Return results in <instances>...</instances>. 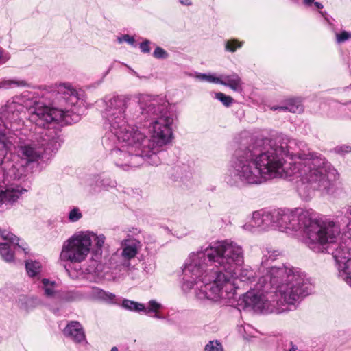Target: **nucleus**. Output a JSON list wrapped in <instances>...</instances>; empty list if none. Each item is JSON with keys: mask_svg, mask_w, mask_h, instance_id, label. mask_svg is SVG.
Returning a JSON list of instances; mask_svg holds the SVG:
<instances>
[{"mask_svg": "<svg viewBox=\"0 0 351 351\" xmlns=\"http://www.w3.org/2000/svg\"><path fill=\"white\" fill-rule=\"evenodd\" d=\"M11 171H12V176H12L14 178V180L19 181V182H20V183H21L22 182L25 181V168L23 166L20 167L18 169L14 167V168H13L11 170Z\"/></svg>", "mask_w": 351, "mask_h": 351, "instance_id": "cd10ccee", "label": "nucleus"}, {"mask_svg": "<svg viewBox=\"0 0 351 351\" xmlns=\"http://www.w3.org/2000/svg\"><path fill=\"white\" fill-rule=\"evenodd\" d=\"M25 268L29 276L35 277L41 271V264L38 261H28L25 263Z\"/></svg>", "mask_w": 351, "mask_h": 351, "instance_id": "393cba45", "label": "nucleus"}, {"mask_svg": "<svg viewBox=\"0 0 351 351\" xmlns=\"http://www.w3.org/2000/svg\"><path fill=\"white\" fill-rule=\"evenodd\" d=\"M242 44V43H239L237 40H230L226 42L225 48L227 51L234 52L237 48L241 47Z\"/></svg>", "mask_w": 351, "mask_h": 351, "instance_id": "7c9ffc66", "label": "nucleus"}, {"mask_svg": "<svg viewBox=\"0 0 351 351\" xmlns=\"http://www.w3.org/2000/svg\"><path fill=\"white\" fill-rule=\"evenodd\" d=\"M111 351H118V349L117 347H113L112 348Z\"/></svg>", "mask_w": 351, "mask_h": 351, "instance_id": "49530a36", "label": "nucleus"}, {"mask_svg": "<svg viewBox=\"0 0 351 351\" xmlns=\"http://www.w3.org/2000/svg\"><path fill=\"white\" fill-rule=\"evenodd\" d=\"M290 346L289 351H298V348L292 342L290 343Z\"/></svg>", "mask_w": 351, "mask_h": 351, "instance_id": "79ce46f5", "label": "nucleus"}, {"mask_svg": "<svg viewBox=\"0 0 351 351\" xmlns=\"http://www.w3.org/2000/svg\"><path fill=\"white\" fill-rule=\"evenodd\" d=\"M302 219L300 230L304 234V243L316 252L331 253L337 265L339 276L351 287L348 281L351 275L344 269L347 261L351 260V249L336 243L341 233L339 225L330 219H315L309 210Z\"/></svg>", "mask_w": 351, "mask_h": 351, "instance_id": "39448f33", "label": "nucleus"}, {"mask_svg": "<svg viewBox=\"0 0 351 351\" xmlns=\"http://www.w3.org/2000/svg\"><path fill=\"white\" fill-rule=\"evenodd\" d=\"M215 98L219 100L226 106H229L232 103L233 99L230 96L226 95L222 93H217Z\"/></svg>", "mask_w": 351, "mask_h": 351, "instance_id": "2f4dec72", "label": "nucleus"}, {"mask_svg": "<svg viewBox=\"0 0 351 351\" xmlns=\"http://www.w3.org/2000/svg\"><path fill=\"white\" fill-rule=\"evenodd\" d=\"M24 106L12 100L8 101L2 107L0 117V165L2 163L5 156L10 150L15 142V135L12 130L10 129L3 121V118L9 121L11 123H18L22 121L21 114L24 110Z\"/></svg>", "mask_w": 351, "mask_h": 351, "instance_id": "6e6552de", "label": "nucleus"}, {"mask_svg": "<svg viewBox=\"0 0 351 351\" xmlns=\"http://www.w3.org/2000/svg\"><path fill=\"white\" fill-rule=\"evenodd\" d=\"M204 351H223V348L222 344L219 341H210L205 346Z\"/></svg>", "mask_w": 351, "mask_h": 351, "instance_id": "c85d7f7f", "label": "nucleus"}, {"mask_svg": "<svg viewBox=\"0 0 351 351\" xmlns=\"http://www.w3.org/2000/svg\"><path fill=\"white\" fill-rule=\"evenodd\" d=\"M82 217L80 210L77 208H73L69 213V219L72 222L78 221Z\"/></svg>", "mask_w": 351, "mask_h": 351, "instance_id": "f704fd0d", "label": "nucleus"}, {"mask_svg": "<svg viewBox=\"0 0 351 351\" xmlns=\"http://www.w3.org/2000/svg\"><path fill=\"white\" fill-rule=\"evenodd\" d=\"M89 252V240L84 236V232H80L73 235L64 243L60 258L63 261L80 263Z\"/></svg>", "mask_w": 351, "mask_h": 351, "instance_id": "1a4fd4ad", "label": "nucleus"}, {"mask_svg": "<svg viewBox=\"0 0 351 351\" xmlns=\"http://www.w3.org/2000/svg\"><path fill=\"white\" fill-rule=\"evenodd\" d=\"M254 289L243 298L246 306L261 312L281 313L291 311L312 291L306 274L298 268L271 267Z\"/></svg>", "mask_w": 351, "mask_h": 351, "instance_id": "20e7f679", "label": "nucleus"}, {"mask_svg": "<svg viewBox=\"0 0 351 351\" xmlns=\"http://www.w3.org/2000/svg\"><path fill=\"white\" fill-rule=\"evenodd\" d=\"M130 101L127 95L113 96L106 101L104 117L106 119L105 127L108 129L106 134H115L123 141H131L136 137L138 140L143 138V132L137 128L127 124L125 110Z\"/></svg>", "mask_w": 351, "mask_h": 351, "instance_id": "0eeeda50", "label": "nucleus"}, {"mask_svg": "<svg viewBox=\"0 0 351 351\" xmlns=\"http://www.w3.org/2000/svg\"><path fill=\"white\" fill-rule=\"evenodd\" d=\"M180 3L182 5H189L191 4V2L189 0H180Z\"/></svg>", "mask_w": 351, "mask_h": 351, "instance_id": "a19ab883", "label": "nucleus"}, {"mask_svg": "<svg viewBox=\"0 0 351 351\" xmlns=\"http://www.w3.org/2000/svg\"><path fill=\"white\" fill-rule=\"evenodd\" d=\"M162 308V304L157 302L156 300H150L148 303V306L145 308L143 311L146 314L150 313H157Z\"/></svg>", "mask_w": 351, "mask_h": 351, "instance_id": "c756f323", "label": "nucleus"}, {"mask_svg": "<svg viewBox=\"0 0 351 351\" xmlns=\"http://www.w3.org/2000/svg\"><path fill=\"white\" fill-rule=\"evenodd\" d=\"M314 5L316 6L317 8L318 9H322L323 8V5L322 3H319V2H314Z\"/></svg>", "mask_w": 351, "mask_h": 351, "instance_id": "c03bdc74", "label": "nucleus"}, {"mask_svg": "<svg viewBox=\"0 0 351 351\" xmlns=\"http://www.w3.org/2000/svg\"><path fill=\"white\" fill-rule=\"evenodd\" d=\"M91 293L94 297L109 302H113L115 298V295L113 293L106 292L97 287H93Z\"/></svg>", "mask_w": 351, "mask_h": 351, "instance_id": "5701e85b", "label": "nucleus"}, {"mask_svg": "<svg viewBox=\"0 0 351 351\" xmlns=\"http://www.w3.org/2000/svg\"><path fill=\"white\" fill-rule=\"evenodd\" d=\"M155 313V315H154V317L158 318V319H161L162 318V317L159 314H158V312L157 313Z\"/></svg>", "mask_w": 351, "mask_h": 351, "instance_id": "a18cd8bd", "label": "nucleus"}, {"mask_svg": "<svg viewBox=\"0 0 351 351\" xmlns=\"http://www.w3.org/2000/svg\"><path fill=\"white\" fill-rule=\"evenodd\" d=\"M37 143L33 140L19 141L17 145V153L19 156L26 163L33 162L38 160L41 157L42 151L40 147H47L49 149H56L52 146L45 144L43 138L40 136L36 138Z\"/></svg>", "mask_w": 351, "mask_h": 351, "instance_id": "9b49d317", "label": "nucleus"}, {"mask_svg": "<svg viewBox=\"0 0 351 351\" xmlns=\"http://www.w3.org/2000/svg\"><path fill=\"white\" fill-rule=\"evenodd\" d=\"M58 93L62 95L65 103L64 109L50 108L37 104L29 109V119L32 123L40 128L38 134L43 138L45 143L58 149L60 146V132L55 128L47 125L53 122L71 124L80 120L81 109L80 99L75 89L69 84H62L58 86Z\"/></svg>", "mask_w": 351, "mask_h": 351, "instance_id": "423d86ee", "label": "nucleus"}, {"mask_svg": "<svg viewBox=\"0 0 351 351\" xmlns=\"http://www.w3.org/2000/svg\"><path fill=\"white\" fill-rule=\"evenodd\" d=\"M197 77L201 80L215 84H219L220 81V77H215L214 75L199 74Z\"/></svg>", "mask_w": 351, "mask_h": 351, "instance_id": "72a5a7b5", "label": "nucleus"}, {"mask_svg": "<svg viewBox=\"0 0 351 351\" xmlns=\"http://www.w3.org/2000/svg\"><path fill=\"white\" fill-rule=\"evenodd\" d=\"M219 84L230 87L234 91H241L242 81L241 77L236 73L229 75H223L220 77Z\"/></svg>", "mask_w": 351, "mask_h": 351, "instance_id": "f3484780", "label": "nucleus"}, {"mask_svg": "<svg viewBox=\"0 0 351 351\" xmlns=\"http://www.w3.org/2000/svg\"><path fill=\"white\" fill-rule=\"evenodd\" d=\"M153 56L158 59H165L168 57V53L160 47H157L153 53Z\"/></svg>", "mask_w": 351, "mask_h": 351, "instance_id": "c9c22d12", "label": "nucleus"}, {"mask_svg": "<svg viewBox=\"0 0 351 351\" xmlns=\"http://www.w3.org/2000/svg\"><path fill=\"white\" fill-rule=\"evenodd\" d=\"M64 333L76 342L86 341L84 330L78 322H71L68 324L64 330Z\"/></svg>", "mask_w": 351, "mask_h": 351, "instance_id": "dca6fc26", "label": "nucleus"}, {"mask_svg": "<svg viewBox=\"0 0 351 351\" xmlns=\"http://www.w3.org/2000/svg\"><path fill=\"white\" fill-rule=\"evenodd\" d=\"M337 171L326 159L311 152L306 143L279 136L239 152L227 182L232 186L260 184L273 178L295 180L300 195L310 189L328 191Z\"/></svg>", "mask_w": 351, "mask_h": 351, "instance_id": "f257e3e1", "label": "nucleus"}, {"mask_svg": "<svg viewBox=\"0 0 351 351\" xmlns=\"http://www.w3.org/2000/svg\"><path fill=\"white\" fill-rule=\"evenodd\" d=\"M335 151L336 153L340 154H344L347 153L351 152V147L350 145H342L337 146L335 148Z\"/></svg>", "mask_w": 351, "mask_h": 351, "instance_id": "e433bc0d", "label": "nucleus"}, {"mask_svg": "<svg viewBox=\"0 0 351 351\" xmlns=\"http://www.w3.org/2000/svg\"><path fill=\"white\" fill-rule=\"evenodd\" d=\"M10 59V56L8 54L3 53V50L0 47V64L5 63Z\"/></svg>", "mask_w": 351, "mask_h": 351, "instance_id": "ea45409f", "label": "nucleus"}, {"mask_svg": "<svg viewBox=\"0 0 351 351\" xmlns=\"http://www.w3.org/2000/svg\"><path fill=\"white\" fill-rule=\"evenodd\" d=\"M138 105L141 115H138L136 119L141 121L149 118L154 119L149 139L144 134L143 138L139 140L134 137L131 141H123L118 135L112 134H106L103 139V144L106 148L111 149L114 145L119 144L120 147L112 149L110 155L115 165L124 170L138 167L144 161L151 165H158L160 160L157 154L173 138L171 125L173 119L166 111L167 104L164 99L143 95L139 97Z\"/></svg>", "mask_w": 351, "mask_h": 351, "instance_id": "7ed1b4c3", "label": "nucleus"}, {"mask_svg": "<svg viewBox=\"0 0 351 351\" xmlns=\"http://www.w3.org/2000/svg\"><path fill=\"white\" fill-rule=\"evenodd\" d=\"M308 210L295 208L293 210L288 208H278L271 210L273 227L282 231H298L301 229L303 217Z\"/></svg>", "mask_w": 351, "mask_h": 351, "instance_id": "9d476101", "label": "nucleus"}, {"mask_svg": "<svg viewBox=\"0 0 351 351\" xmlns=\"http://www.w3.org/2000/svg\"><path fill=\"white\" fill-rule=\"evenodd\" d=\"M43 289L45 295L48 298L59 297L58 292L56 291V284L54 281H50L47 278L42 280Z\"/></svg>", "mask_w": 351, "mask_h": 351, "instance_id": "4be33fe9", "label": "nucleus"}, {"mask_svg": "<svg viewBox=\"0 0 351 351\" xmlns=\"http://www.w3.org/2000/svg\"><path fill=\"white\" fill-rule=\"evenodd\" d=\"M273 110L289 111L293 113H300L303 111V106L298 99H290L284 106H274L271 108Z\"/></svg>", "mask_w": 351, "mask_h": 351, "instance_id": "a211bd4d", "label": "nucleus"}, {"mask_svg": "<svg viewBox=\"0 0 351 351\" xmlns=\"http://www.w3.org/2000/svg\"><path fill=\"white\" fill-rule=\"evenodd\" d=\"M121 306L125 309L135 312H141L145 310L144 304L128 299L123 300Z\"/></svg>", "mask_w": 351, "mask_h": 351, "instance_id": "a878e982", "label": "nucleus"}, {"mask_svg": "<svg viewBox=\"0 0 351 351\" xmlns=\"http://www.w3.org/2000/svg\"><path fill=\"white\" fill-rule=\"evenodd\" d=\"M27 83L24 80H19L16 79H4L0 81V90L1 89H9L14 87L18 86H25Z\"/></svg>", "mask_w": 351, "mask_h": 351, "instance_id": "b1692460", "label": "nucleus"}, {"mask_svg": "<svg viewBox=\"0 0 351 351\" xmlns=\"http://www.w3.org/2000/svg\"><path fill=\"white\" fill-rule=\"evenodd\" d=\"M149 43L150 42L147 40L141 43L140 48L142 52L149 53L150 51Z\"/></svg>", "mask_w": 351, "mask_h": 351, "instance_id": "58836bf2", "label": "nucleus"}, {"mask_svg": "<svg viewBox=\"0 0 351 351\" xmlns=\"http://www.w3.org/2000/svg\"><path fill=\"white\" fill-rule=\"evenodd\" d=\"M84 234L89 240V248L93 245L92 251L95 260H99L101 257L102 247L104 245L106 238L104 235H97L93 232H84Z\"/></svg>", "mask_w": 351, "mask_h": 351, "instance_id": "2eb2a0df", "label": "nucleus"}, {"mask_svg": "<svg viewBox=\"0 0 351 351\" xmlns=\"http://www.w3.org/2000/svg\"><path fill=\"white\" fill-rule=\"evenodd\" d=\"M280 255V252L277 250L267 249L263 252V257L261 261V267L263 268L267 265V262L274 261L277 256Z\"/></svg>", "mask_w": 351, "mask_h": 351, "instance_id": "bb28decb", "label": "nucleus"}, {"mask_svg": "<svg viewBox=\"0 0 351 351\" xmlns=\"http://www.w3.org/2000/svg\"><path fill=\"white\" fill-rule=\"evenodd\" d=\"M138 253V242L135 240H130L125 243L123 246L121 257L123 260L118 261L117 255H113L110 258L109 268L114 272L118 269L128 270L130 266V260L134 258Z\"/></svg>", "mask_w": 351, "mask_h": 351, "instance_id": "f8f14e48", "label": "nucleus"}, {"mask_svg": "<svg viewBox=\"0 0 351 351\" xmlns=\"http://www.w3.org/2000/svg\"><path fill=\"white\" fill-rule=\"evenodd\" d=\"M27 190L17 184H12L0 192V202L2 204L12 205Z\"/></svg>", "mask_w": 351, "mask_h": 351, "instance_id": "4468645a", "label": "nucleus"}, {"mask_svg": "<svg viewBox=\"0 0 351 351\" xmlns=\"http://www.w3.org/2000/svg\"><path fill=\"white\" fill-rule=\"evenodd\" d=\"M315 0H304V3L305 5L309 6L313 3Z\"/></svg>", "mask_w": 351, "mask_h": 351, "instance_id": "37998d69", "label": "nucleus"}, {"mask_svg": "<svg viewBox=\"0 0 351 351\" xmlns=\"http://www.w3.org/2000/svg\"><path fill=\"white\" fill-rule=\"evenodd\" d=\"M119 43L126 42L130 45H133L135 42V40L133 37H132L128 34H125V35H123L122 37L119 38Z\"/></svg>", "mask_w": 351, "mask_h": 351, "instance_id": "4c0bfd02", "label": "nucleus"}, {"mask_svg": "<svg viewBox=\"0 0 351 351\" xmlns=\"http://www.w3.org/2000/svg\"><path fill=\"white\" fill-rule=\"evenodd\" d=\"M21 250V248L13 247V244L8 243H0V254L2 258L6 262H11L14 260V252Z\"/></svg>", "mask_w": 351, "mask_h": 351, "instance_id": "412c9836", "label": "nucleus"}, {"mask_svg": "<svg viewBox=\"0 0 351 351\" xmlns=\"http://www.w3.org/2000/svg\"><path fill=\"white\" fill-rule=\"evenodd\" d=\"M351 39V32L342 31L340 33H336V41L337 43H342Z\"/></svg>", "mask_w": 351, "mask_h": 351, "instance_id": "473e14b6", "label": "nucleus"}, {"mask_svg": "<svg viewBox=\"0 0 351 351\" xmlns=\"http://www.w3.org/2000/svg\"><path fill=\"white\" fill-rule=\"evenodd\" d=\"M270 226L273 227L271 210H261L253 213L250 221L243 225V228L250 232H254L255 228H261L264 230Z\"/></svg>", "mask_w": 351, "mask_h": 351, "instance_id": "ddd939ff", "label": "nucleus"}, {"mask_svg": "<svg viewBox=\"0 0 351 351\" xmlns=\"http://www.w3.org/2000/svg\"><path fill=\"white\" fill-rule=\"evenodd\" d=\"M0 236L5 241L6 243L9 244H13V247L16 248H21V251L24 252L25 254L28 252L27 247H25V244H19V239L14 235L12 233L6 230H2L0 228Z\"/></svg>", "mask_w": 351, "mask_h": 351, "instance_id": "aec40b11", "label": "nucleus"}, {"mask_svg": "<svg viewBox=\"0 0 351 351\" xmlns=\"http://www.w3.org/2000/svg\"><path fill=\"white\" fill-rule=\"evenodd\" d=\"M256 274L249 265H243L239 270L237 278L244 285H250L254 282Z\"/></svg>", "mask_w": 351, "mask_h": 351, "instance_id": "6ab92c4d", "label": "nucleus"}, {"mask_svg": "<svg viewBox=\"0 0 351 351\" xmlns=\"http://www.w3.org/2000/svg\"><path fill=\"white\" fill-rule=\"evenodd\" d=\"M244 262L243 250L234 241H216L204 250L191 252L182 267L181 287L189 291L200 283L195 291L199 300L223 304L237 300L238 287L232 278L237 265Z\"/></svg>", "mask_w": 351, "mask_h": 351, "instance_id": "f03ea898", "label": "nucleus"}]
</instances>
